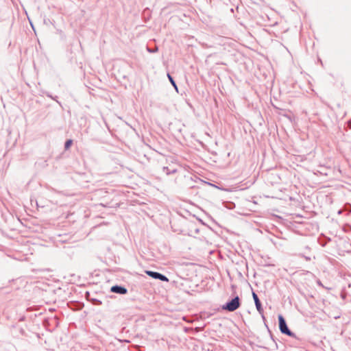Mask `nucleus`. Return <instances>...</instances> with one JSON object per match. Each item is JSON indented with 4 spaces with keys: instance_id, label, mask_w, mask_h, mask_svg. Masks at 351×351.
Listing matches in <instances>:
<instances>
[{
    "instance_id": "1",
    "label": "nucleus",
    "mask_w": 351,
    "mask_h": 351,
    "mask_svg": "<svg viewBox=\"0 0 351 351\" xmlns=\"http://www.w3.org/2000/svg\"><path fill=\"white\" fill-rule=\"evenodd\" d=\"M240 306V299L239 296L234 297L230 301L226 302L222 306V309L232 312L237 310Z\"/></svg>"
},
{
    "instance_id": "2",
    "label": "nucleus",
    "mask_w": 351,
    "mask_h": 351,
    "mask_svg": "<svg viewBox=\"0 0 351 351\" xmlns=\"http://www.w3.org/2000/svg\"><path fill=\"white\" fill-rule=\"evenodd\" d=\"M279 328L282 334H285L289 337H294L295 334L288 328L286 321L282 315H278Z\"/></svg>"
},
{
    "instance_id": "3",
    "label": "nucleus",
    "mask_w": 351,
    "mask_h": 351,
    "mask_svg": "<svg viewBox=\"0 0 351 351\" xmlns=\"http://www.w3.org/2000/svg\"><path fill=\"white\" fill-rule=\"evenodd\" d=\"M146 274L149 276H150L154 279H158L163 282H169V278L166 276H165L160 273H158L156 271H146Z\"/></svg>"
},
{
    "instance_id": "4",
    "label": "nucleus",
    "mask_w": 351,
    "mask_h": 351,
    "mask_svg": "<svg viewBox=\"0 0 351 351\" xmlns=\"http://www.w3.org/2000/svg\"><path fill=\"white\" fill-rule=\"evenodd\" d=\"M252 297H253V299H254V301L255 303V306H256V308L258 312L261 315L262 317L264 319L265 318L264 311H263V308L262 307L261 303L260 302V300H259L257 294L255 293L254 292H253Z\"/></svg>"
},
{
    "instance_id": "5",
    "label": "nucleus",
    "mask_w": 351,
    "mask_h": 351,
    "mask_svg": "<svg viewBox=\"0 0 351 351\" xmlns=\"http://www.w3.org/2000/svg\"><path fill=\"white\" fill-rule=\"evenodd\" d=\"M110 291L112 293L119 294H125L128 292V289L125 287L119 285L112 286L110 289Z\"/></svg>"
},
{
    "instance_id": "6",
    "label": "nucleus",
    "mask_w": 351,
    "mask_h": 351,
    "mask_svg": "<svg viewBox=\"0 0 351 351\" xmlns=\"http://www.w3.org/2000/svg\"><path fill=\"white\" fill-rule=\"evenodd\" d=\"M162 170L163 172L165 173L167 175L175 173L177 171L176 169L169 168V167H163Z\"/></svg>"
},
{
    "instance_id": "7",
    "label": "nucleus",
    "mask_w": 351,
    "mask_h": 351,
    "mask_svg": "<svg viewBox=\"0 0 351 351\" xmlns=\"http://www.w3.org/2000/svg\"><path fill=\"white\" fill-rule=\"evenodd\" d=\"M167 77H168V79L169 80V82L172 84V86L174 87L176 90L178 92V86H177V85L176 84V82L174 81L173 78L172 77V76L169 73H168L167 74Z\"/></svg>"
},
{
    "instance_id": "8",
    "label": "nucleus",
    "mask_w": 351,
    "mask_h": 351,
    "mask_svg": "<svg viewBox=\"0 0 351 351\" xmlns=\"http://www.w3.org/2000/svg\"><path fill=\"white\" fill-rule=\"evenodd\" d=\"M73 141L72 140L69 139V140H67L66 142H65V144H64V148L66 149H69L70 147V146L71 145Z\"/></svg>"
},
{
    "instance_id": "9",
    "label": "nucleus",
    "mask_w": 351,
    "mask_h": 351,
    "mask_svg": "<svg viewBox=\"0 0 351 351\" xmlns=\"http://www.w3.org/2000/svg\"><path fill=\"white\" fill-rule=\"evenodd\" d=\"M300 256L303 257L306 261H311V257L310 256H304L303 254H300Z\"/></svg>"
},
{
    "instance_id": "10",
    "label": "nucleus",
    "mask_w": 351,
    "mask_h": 351,
    "mask_svg": "<svg viewBox=\"0 0 351 351\" xmlns=\"http://www.w3.org/2000/svg\"><path fill=\"white\" fill-rule=\"evenodd\" d=\"M147 50H148V51H149L151 53H154L158 50V48H156L155 49H152V50L149 49V48H147Z\"/></svg>"
},
{
    "instance_id": "11",
    "label": "nucleus",
    "mask_w": 351,
    "mask_h": 351,
    "mask_svg": "<svg viewBox=\"0 0 351 351\" xmlns=\"http://www.w3.org/2000/svg\"><path fill=\"white\" fill-rule=\"evenodd\" d=\"M317 284L320 287H324L322 282L319 280H317Z\"/></svg>"
},
{
    "instance_id": "12",
    "label": "nucleus",
    "mask_w": 351,
    "mask_h": 351,
    "mask_svg": "<svg viewBox=\"0 0 351 351\" xmlns=\"http://www.w3.org/2000/svg\"><path fill=\"white\" fill-rule=\"evenodd\" d=\"M46 96H47V97H49V98H51V99H52V98H53V96H52L49 93H46Z\"/></svg>"
},
{
    "instance_id": "13",
    "label": "nucleus",
    "mask_w": 351,
    "mask_h": 351,
    "mask_svg": "<svg viewBox=\"0 0 351 351\" xmlns=\"http://www.w3.org/2000/svg\"><path fill=\"white\" fill-rule=\"evenodd\" d=\"M56 98H57V97H53L52 99H53V100L56 101L57 102H58V101H57Z\"/></svg>"
},
{
    "instance_id": "14",
    "label": "nucleus",
    "mask_w": 351,
    "mask_h": 351,
    "mask_svg": "<svg viewBox=\"0 0 351 351\" xmlns=\"http://www.w3.org/2000/svg\"><path fill=\"white\" fill-rule=\"evenodd\" d=\"M348 123L351 125V119L348 121Z\"/></svg>"
}]
</instances>
